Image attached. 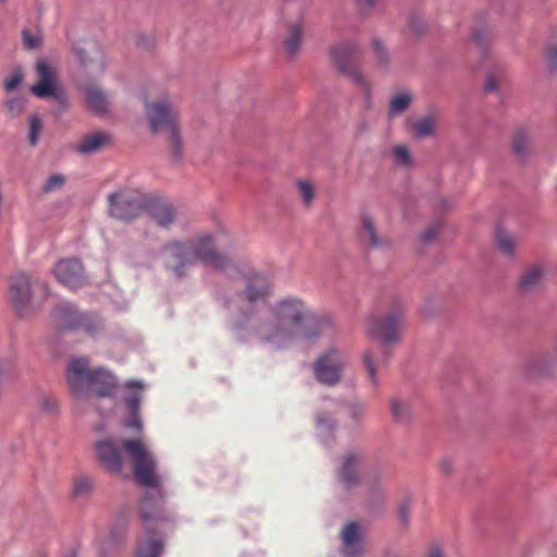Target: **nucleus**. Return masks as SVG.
<instances>
[{
	"mask_svg": "<svg viewBox=\"0 0 557 557\" xmlns=\"http://www.w3.org/2000/svg\"><path fill=\"white\" fill-rule=\"evenodd\" d=\"M331 320L315 317L309 305L300 297L286 296L274 302L267 318L251 311L234 322V336L239 342L251 338L261 344L281 349L297 339L314 341Z\"/></svg>",
	"mask_w": 557,
	"mask_h": 557,
	"instance_id": "nucleus-1",
	"label": "nucleus"
},
{
	"mask_svg": "<svg viewBox=\"0 0 557 557\" xmlns=\"http://www.w3.org/2000/svg\"><path fill=\"white\" fill-rule=\"evenodd\" d=\"M223 231L200 233L184 242H172L161 251L163 261L176 276H182L188 267L201 262L214 269H224L227 258L215 249V242Z\"/></svg>",
	"mask_w": 557,
	"mask_h": 557,
	"instance_id": "nucleus-2",
	"label": "nucleus"
},
{
	"mask_svg": "<svg viewBox=\"0 0 557 557\" xmlns=\"http://www.w3.org/2000/svg\"><path fill=\"white\" fill-rule=\"evenodd\" d=\"M66 381L77 396H85L92 392L97 397H111L116 388L115 376L103 368L90 369L89 360L85 357H75L70 360Z\"/></svg>",
	"mask_w": 557,
	"mask_h": 557,
	"instance_id": "nucleus-3",
	"label": "nucleus"
},
{
	"mask_svg": "<svg viewBox=\"0 0 557 557\" xmlns=\"http://www.w3.org/2000/svg\"><path fill=\"white\" fill-rule=\"evenodd\" d=\"M138 512L143 521L146 537L139 539L136 546V557H160L163 552V542L157 537V529L162 522L170 521L171 517L163 507V496L148 494L138 504Z\"/></svg>",
	"mask_w": 557,
	"mask_h": 557,
	"instance_id": "nucleus-4",
	"label": "nucleus"
},
{
	"mask_svg": "<svg viewBox=\"0 0 557 557\" xmlns=\"http://www.w3.org/2000/svg\"><path fill=\"white\" fill-rule=\"evenodd\" d=\"M145 108L152 132H165L169 135L172 157L180 160L182 157V140L176 109L168 100L153 103L146 101Z\"/></svg>",
	"mask_w": 557,
	"mask_h": 557,
	"instance_id": "nucleus-5",
	"label": "nucleus"
},
{
	"mask_svg": "<svg viewBox=\"0 0 557 557\" xmlns=\"http://www.w3.org/2000/svg\"><path fill=\"white\" fill-rule=\"evenodd\" d=\"M347 366L348 356L343 350L331 347L313 361V376L322 385L335 386L343 380Z\"/></svg>",
	"mask_w": 557,
	"mask_h": 557,
	"instance_id": "nucleus-6",
	"label": "nucleus"
},
{
	"mask_svg": "<svg viewBox=\"0 0 557 557\" xmlns=\"http://www.w3.org/2000/svg\"><path fill=\"white\" fill-rule=\"evenodd\" d=\"M359 47L352 40L342 41L331 47L330 55L336 69L347 75L364 92L367 100L370 99L371 86L364 74L355 64L351 59L358 53Z\"/></svg>",
	"mask_w": 557,
	"mask_h": 557,
	"instance_id": "nucleus-7",
	"label": "nucleus"
},
{
	"mask_svg": "<svg viewBox=\"0 0 557 557\" xmlns=\"http://www.w3.org/2000/svg\"><path fill=\"white\" fill-rule=\"evenodd\" d=\"M36 82L30 86V92L38 99H54L63 102L64 94L59 83L55 66L46 57H40L34 65Z\"/></svg>",
	"mask_w": 557,
	"mask_h": 557,
	"instance_id": "nucleus-8",
	"label": "nucleus"
},
{
	"mask_svg": "<svg viewBox=\"0 0 557 557\" xmlns=\"http://www.w3.org/2000/svg\"><path fill=\"white\" fill-rule=\"evenodd\" d=\"M110 216L129 221L144 211L146 206L145 195L135 189H123L108 196Z\"/></svg>",
	"mask_w": 557,
	"mask_h": 557,
	"instance_id": "nucleus-9",
	"label": "nucleus"
},
{
	"mask_svg": "<svg viewBox=\"0 0 557 557\" xmlns=\"http://www.w3.org/2000/svg\"><path fill=\"white\" fill-rule=\"evenodd\" d=\"M403 323V311L396 308L385 317L372 315L367 320V333L379 339L384 345H393L400 339V326Z\"/></svg>",
	"mask_w": 557,
	"mask_h": 557,
	"instance_id": "nucleus-10",
	"label": "nucleus"
},
{
	"mask_svg": "<svg viewBox=\"0 0 557 557\" xmlns=\"http://www.w3.org/2000/svg\"><path fill=\"white\" fill-rule=\"evenodd\" d=\"M338 410L339 401L337 398H324L321 407L314 413V434L324 446H329L335 440V432L338 426L336 419Z\"/></svg>",
	"mask_w": 557,
	"mask_h": 557,
	"instance_id": "nucleus-11",
	"label": "nucleus"
},
{
	"mask_svg": "<svg viewBox=\"0 0 557 557\" xmlns=\"http://www.w3.org/2000/svg\"><path fill=\"white\" fill-rule=\"evenodd\" d=\"M33 280L29 275L18 272L11 276L9 299L17 314L27 315L33 311Z\"/></svg>",
	"mask_w": 557,
	"mask_h": 557,
	"instance_id": "nucleus-12",
	"label": "nucleus"
},
{
	"mask_svg": "<svg viewBox=\"0 0 557 557\" xmlns=\"http://www.w3.org/2000/svg\"><path fill=\"white\" fill-rule=\"evenodd\" d=\"M132 457V465L134 468V476L138 484L150 487L140 498V500L148 494L157 495L160 492L163 496V507H165V495L160 487L159 478L154 469L156 462L151 455H129Z\"/></svg>",
	"mask_w": 557,
	"mask_h": 557,
	"instance_id": "nucleus-13",
	"label": "nucleus"
},
{
	"mask_svg": "<svg viewBox=\"0 0 557 557\" xmlns=\"http://www.w3.org/2000/svg\"><path fill=\"white\" fill-rule=\"evenodd\" d=\"M53 273L62 285L72 289L81 287L85 281L82 262L76 258L60 260Z\"/></svg>",
	"mask_w": 557,
	"mask_h": 557,
	"instance_id": "nucleus-14",
	"label": "nucleus"
},
{
	"mask_svg": "<svg viewBox=\"0 0 557 557\" xmlns=\"http://www.w3.org/2000/svg\"><path fill=\"white\" fill-rule=\"evenodd\" d=\"M145 385L140 381L131 380L124 385V403L129 411V419L126 426L136 430L141 429V420L139 418V404L143 398Z\"/></svg>",
	"mask_w": 557,
	"mask_h": 557,
	"instance_id": "nucleus-15",
	"label": "nucleus"
},
{
	"mask_svg": "<svg viewBox=\"0 0 557 557\" xmlns=\"http://www.w3.org/2000/svg\"><path fill=\"white\" fill-rule=\"evenodd\" d=\"M271 288H272V285L265 275L256 274L252 277H250V280L247 284V287H246V292H245V296H246L247 300L249 301V305L245 311L235 315L232 319L231 329L233 332H234V322L236 321V319H238L239 317H242L245 313L249 314L251 311H255L256 313H258L255 310L252 302L263 299L270 293Z\"/></svg>",
	"mask_w": 557,
	"mask_h": 557,
	"instance_id": "nucleus-16",
	"label": "nucleus"
},
{
	"mask_svg": "<svg viewBox=\"0 0 557 557\" xmlns=\"http://www.w3.org/2000/svg\"><path fill=\"white\" fill-rule=\"evenodd\" d=\"M549 274L544 263H533L524 269L519 280V289L524 294L540 290Z\"/></svg>",
	"mask_w": 557,
	"mask_h": 557,
	"instance_id": "nucleus-17",
	"label": "nucleus"
},
{
	"mask_svg": "<svg viewBox=\"0 0 557 557\" xmlns=\"http://www.w3.org/2000/svg\"><path fill=\"white\" fill-rule=\"evenodd\" d=\"M344 412L345 425L357 428L367 417V404L359 398L337 399Z\"/></svg>",
	"mask_w": 557,
	"mask_h": 557,
	"instance_id": "nucleus-18",
	"label": "nucleus"
},
{
	"mask_svg": "<svg viewBox=\"0 0 557 557\" xmlns=\"http://www.w3.org/2000/svg\"><path fill=\"white\" fill-rule=\"evenodd\" d=\"M82 312L70 302H61L53 312V319L61 330L77 331Z\"/></svg>",
	"mask_w": 557,
	"mask_h": 557,
	"instance_id": "nucleus-19",
	"label": "nucleus"
},
{
	"mask_svg": "<svg viewBox=\"0 0 557 557\" xmlns=\"http://www.w3.org/2000/svg\"><path fill=\"white\" fill-rule=\"evenodd\" d=\"M86 104L95 114L101 115L109 111L110 98L108 94L97 86H89L85 91Z\"/></svg>",
	"mask_w": 557,
	"mask_h": 557,
	"instance_id": "nucleus-20",
	"label": "nucleus"
},
{
	"mask_svg": "<svg viewBox=\"0 0 557 557\" xmlns=\"http://www.w3.org/2000/svg\"><path fill=\"white\" fill-rule=\"evenodd\" d=\"M109 141V134L103 132H96L83 137L81 143L76 146V151L82 154L95 153L108 145Z\"/></svg>",
	"mask_w": 557,
	"mask_h": 557,
	"instance_id": "nucleus-21",
	"label": "nucleus"
},
{
	"mask_svg": "<svg viewBox=\"0 0 557 557\" xmlns=\"http://www.w3.org/2000/svg\"><path fill=\"white\" fill-rule=\"evenodd\" d=\"M344 552L347 556L354 557L361 553L359 541V527L355 522L348 523L342 532Z\"/></svg>",
	"mask_w": 557,
	"mask_h": 557,
	"instance_id": "nucleus-22",
	"label": "nucleus"
},
{
	"mask_svg": "<svg viewBox=\"0 0 557 557\" xmlns=\"http://www.w3.org/2000/svg\"><path fill=\"white\" fill-rule=\"evenodd\" d=\"M361 236L372 248H384L388 245V242L376 233L374 221L369 214L361 218Z\"/></svg>",
	"mask_w": 557,
	"mask_h": 557,
	"instance_id": "nucleus-23",
	"label": "nucleus"
},
{
	"mask_svg": "<svg viewBox=\"0 0 557 557\" xmlns=\"http://www.w3.org/2000/svg\"><path fill=\"white\" fill-rule=\"evenodd\" d=\"M361 236L372 248H384L388 245V242L376 233L374 221L369 214L361 218Z\"/></svg>",
	"mask_w": 557,
	"mask_h": 557,
	"instance_id": "nucleus-24",
	"label": "nucleus"
},
{
	"mask_svg": "<svg viewBox=\"0 0 557 557\" xmlns=\"http://www.w3.org/2000/svg\"><path fill=\"white\" fill-rule=\"evenodd\" d=\"M557 367V351L553 355L541 356L528 364V373L532 376H543Z\"/></svg>",
	"mask_w": 557,
	"mask_h": 557,
	"instance_id": "nucleus-25",
	"label": "nucleus"
},
{
	"mask_svg": "<svg viewBox=\"0 0 557 557\" xmlns=\"http://www.w3.org/2000/svg\"><path fill=\"white\" fill-rule=\"evenodd\" d=\"M302 25L300 22L293 23L288 26L287 36L285 38V49L290 55H295L301 46Z\"/></svg>",
	"mask_w": 557,
	"mask_h": 557,
	"instance_id": "nucleus-26",
	"label": "nucleus"
},
{
	"mask_svg": "<svg viewBox=\"0 0 557 557\" xmlns=\"http://www.w3.org/2000/svg\"><path fill=\"white\" fill-rule=\"evenodd\" d=\"M149 214L162 227L169 226L175 219L174 209L170 205H154L149 209Z\"/></svg>",
	"mask_w": 557,
	"mask_h": 557,
	"instance_id": "nucleus-27",
	"label": "nucleus"
},
{
	"mask_svg": "<svg viewBox=\"0 0 557 557\" xmlns=\"http://www.w3.org/2000/svg\"><path fill=\"white\" fill-rule=\"evenodd\" d=\"M436 127V117L433 115H424L411 123V129L416 137L424 138L432 136Z\"/></svg>",
	"mask_w": 557,
	"mask_h": 557,
	"instance_id": "nucleus-28",
	"label": "nucleus"
},
{
	"mask_svg": "<svg viewBox=\"0 0 557 557\" xmlns=\"http://www.w3.org/2000/svg\"><path fill=\"white\" fill-rule=\"evenodd\" d=\"M393 420L397 423H407L411 417L409 404L399 397H393L389 401Z\"/></svg>",
	"mask_w": 557,
	"mask_h": 557,
	"instance_id": "nucleus-29",
	"label": "nucleus"
},
{
	"mask_svg": "<svg viewBox=\"0 0 557 557\" xmlns=\"http://www.w3.org/2000/svg\"><path fill=\"white\" fill-rule=\"evenodd\" d=\"M362 363L366 368L369 381L374 387H377L380 384L377 376L380 359L377 357V354L372 349L366 350L362 356Z\"/></svg>",
	"mask_w": 557,
	"mask_h": 557,
	"instance_id": "nucleus-30",
	"label": "nucleus"
},
{
	"mask_svg": "<svg viewBox=\"0 0 557 557\" xmlns=\"http://www.w3.org/2000/svg\"><path fill=\"white\" fill-rule=\"evenodd\" d=\"M103 324L99 317L82 312L79 318V329L77 331H82L90 337L97 336L102 331Z\"/></svg>",
	"mask_w": 557,
	"mask_h": 557,
	"instance_id": "nucleus-31",
	"label": "nucleus"
},
{
	"mask_svg": "<svg viewBox=\"0 0 557 557\" xmlns=\"http://www.w3.org/2000/svg\"><path fill=\"white\" fill-rule=\"evenodd\" d=\"M3 104H4L5 113L10 117L15 119V117H18L24 112L25 106H26V98L21 95L8 97L4 100Z\"/></svg>",
	"mask_w": 557,
	"mask_h": 557,
	"instance_id": "nucleus-32",
	"label": "nucleus"
},
{
	"mask_svg": "<svg viewBox=\"0 0 557 557\" xmlns=\"http://www.w3.org/2000/svg\"><path fill=\"white\" fill-rule=\"evenodd\" d=\"M94 490V482L87 475H78L73 483V497L85 498L88 497Z\"/></svg>",
	"mask_w": 557,
	"mask_h": 557,
	"instance_id": "nucleus-33",
	"label": "nucleus"
},
{
	"mask_svg": "<svg viewBox=\"0 0 557 557\" xmlns=\"http://www.w3.org/2000/svg\"><path fill=\"white\" fill-rule=\"evenodd\" d=\"M412 96L408 91H400L396 94L389 102V115H397L403 113L410 104Z\"/></svg>",
	"mask_w": 557,
	"mask_h": 557,
	"instance_id": "nucleus-34",
	"label": "nucleus"
},
{
	"mask_svg": "<svg viewBox=\"0 0 557 557\" xmlns=\"http://www.w3.org/2000/svg\"><path fill=\"white\" fill-rule=\"evenodd\" d=\"M123 455H99V463L111 473H122Z\"/></svg>",
	"mask_w": 557,
	"mask_h": 557,
	"instance_id": "nucleus-35",
	"label": "nucleus"
},
{
	"mask_svg": "<svg viewBox=\"0 0 557 557\" xmlns=\"http://www.w3.org/2000/svg\"><path fill=\"white\" fill-rule=\"evenodd\" d=\"M23 47L27 50L39 49L44 41V36L40 30L33 32L29 28L22 30Z\"/></svg>",
	"mask_w": 557,
	"mask_h": 557,
	"instance_id": "nucleus-36",
	"label": "nucleus"
},
{
	"mask_svg": "<svg viewBox=\"0 0 557 557\" xmlns=\"http://www.w3.org/2000/svg\"><path fill=\"white\" fill-rule=\"evenodd\" d=\"M496 243L502 253L508 257L513 255L517 242L510 234L499 231L496 235Z\"/></svg>",
	"mask_w": 557,
	"mask_h": 557,
	"instance_id": "nucleus-37",
	"label": "nucleus"
},
{
	"mask_svg": "<svg viewBox=\"0 0 557 557\" xmlns=\"http://www.w3.org/2000/svg\"><path fill=\"white\" fill-rule=\"evenodd\" d=\"M392 158L396 165L409 168L412 164V158L410 156L409 150L403 146L398 145L392 148Z\"/></svg>",
	"mask_w": 557,
	"mask_h": 557,
	"instance_id": "nucleus-38",
	"label": "nucleus"
},
{
	"mask_svg": "<svg viewBox=\"0 0 557 557\" xmlns=\"http://www.w3.org/2000/svg\"><path fill=\"white\" fill-rule=\"evenodd\" d=\"M355 467H356L355 456L350 455L345 459L342 470H341V476H342L343 481L345 483H347L348 485L352 484L357 479Z\"/></svg>",
	"mask_w": 557,
	"mask_h": 557,
	"instance_id": "nucleus-39",
	"label": "nucleus"
},
{
	"mask_svg": "<svg viewBox=\"0 0 557 557\" xmlns=\"http://www.w3.org/2000/svg\"><path fill=\"white\" fill-rule=\"evenodd\" d=\"M296 185L298 187L302 203L306 207L311 206L315 197L314 186L308 181H298Z\"/></svg>",
	"mask_w": 557,
	"mask_h": 557,
	"instance_id": "nucleus-40",
	"label": "nucleus"
},
{
	"mask_svg": "<svg viewBox=\"0 0 557 557\" xmlns=\"http://www.w3.org/2000/svg\"><path fill=\"white\" fill-rule=\"evenodd\" d=\"M123 447L126 450V453H149V450L152 448L149 442H147L145 438H136V440H127L123 442Z\"/></svg>",
	"mask_w": 557,
	"mask_h": 557,
	"instance_id": "nucleus-41",
	"label": "nucleus"
},
{
	"mask_svg": "<svg viewBox=\"0 0 557 557\" xmlns=\"http://www.w3.org/2000/svg\"><path fill=\"white\" fill-rule=\"evenodd\" d=\"M44 124L41 119L38 115L29 116V133H28V143L30 146L37 145L38 138L42 132Z\"/></svg>",
	"mask_w": 557,
	"mask_h": 557,
	"instance_id": "nucleus-42",
	"label": "nucleus"
},
{
	"mask_svg": "<svg viewBox=\"0 0 557 557\" xmlns=\"http://www.w3.org/2000/svg\"><path fill=\"white\" fill-rule=\"evenodd\" d=\"M492 37L491 29L487 26H481L473 30L472 40L480 49H485Z\"/></svg>",
	"mask_w": 557,
	"mask_h": 557,
	"instance_id": "nucleus-43",
	"label": "nucleus"
},
{
	"mask_svg": "<svg viewBox=\"0 0 557 557\" xmlns=\"http://www.w3.org/2000/svg\"><path fill=\"white\" fill-rule=\"evenodd\" d=\"M528 148V137L525 133L519 131L516 133L513 140H512V149L513 151L523 156Z\"/></svg>",
	"mask_w": 557,
	"mask_h": 557,
	"instance_id": "nucleus-44",
	"label": "nucleus"
},
{
	"mask_svg": "<svg viewBox=\"0 0 557 557\" xmlns=\"http://www.w3.org/2000/svg\"><path fill=\"white\" fill-rule=\"evenodd\" d=\"M96 453H119L120 445L111 438H106L95 444Z\"/></svg>",
	"mask_w": 557,
	"mask_h": 557,
	"instance_id": "nucleus-45",
	"label": "nucleus"
},
{
	"mask_svg": "<svg viewBox=\"0 0 557 557\" xmlns=\"http://www.w3.org/2000/svg\"><path fill=\"white\" fill-rule=\"evenodd\" d=\"M22 81H23V75L21 72L12 73L4 81V84H3L5 92L9 94V92H12L13 90H15L21 85Z\"/></svg>",
	"mask_w": 557,
	"mask_h": 557,
	"instance_id": "nucleus-46",
	"label": "nucleus"
},
{
	"mask_svg": "<svg viewBox=\"0 0 557 557\" xmlns=\"http://www.w3.org/2000/svg\"><path fill=\"white\" fill-rule=\"evenodd\" d=\"M442 228V223L440 221H436L434 222L433 224H431L422 234V240L424 243H430L432 242L433 239H435V237L437 236V234L440 233Z\"/></svg>",
	"mask_w": 557,
	"mask_h": 557,
	"instance_id": "nucleus-47",
	"label": "nucleus"
},
{
	"mask_svg": "<svg viewBox=\"0 0 557 557\" xmlns=\"http://www.w3.org/2000/svg\"><path fill=\"white\" fill-rule=\"evenodd\" d=\"M372 46L375 51L379 63L385 65L387 62V52L384 48L383 41H381L380 39H374L372 41Z\"/></svg>",
	"mask_w": 557,
	"mask_h": 557,
	"instance_id": "nucleus-48",
	"label": "nucleus"
},
{
	"mask_svg": "<svg viewBox=\"0 0 557 557\" xmlns=\"http://www.w3.org/2000/svg\"><path fill=\"white\" fill-rule=\"evenodd\" d=\"M64 176L61 174H54L50 176L45 185L46 191H52L60 188L64 184Z\"/></svg>",
	"mask_w": 557,
	"mask_h": 557,
	"instance_id": "nucleus-49",
	"label": "nucleus"
},
{
	"mask_svg": "<svg viewBox=\"0 0 557 557\" xmlns=\"http://www.w3.org/2000/svg\"><path fill=\"white\" fill-rule=\"evenodd\" d=\"M409 509H410V503L408 500L403 502L398 507V516L404 523H406L408 521Z\"/></svg>",
	"mask_w": 557,
	"mask_h": 557,
	"instance_id": "nucleus-50",
	"label": "nucleus"
},
{
	"mask_svg": "<svg viewBox=\"0 0 557 557\" xmlns=\"http://www.w3.org/2000/svg\"><path fill=\"white\" fill-rule=\"evenodd\" d=\"M375 2L376 0H357L358 7L363 11L371 10L374 7Z\"/></svg>",
	"mask_w": 557,
	"mask_h": 557,
	"instance_id": "nucleus-51",
	"label": "nucleus"
},
{
	"mask_svg": "<svg viewBox=\"0 0 557 557\" xmlns=\"http://www.w3.org/2000/svg\"><path fill=\"white\" fill-rule=\"evenodd\" d=\"M484 89L485 91H494L497 89V82L494 77H488L486 83H485V86H484Z\"/></svg>",
	"mask_w": 557,
	"mask_h": 557,
	"instance_id": "nucleus-52",
	"label": "nucleus"
},
{
	"mask_svg": "<svg viewBox=\"0 0 557 557\" xmlns=\"http://www.w3.org/2000/svg\"><path fill=\"white\" fill-rule=\"evenodd\" d=\"M547 53H548V57L552 60V62H556L557 61V48L550 47L548 49Z\"/></svg>",
	"mask_w": 557,
	"mask_h": 557,
	"instance_id": "nucleus-53",
	"label": "nucleus"
},
{
	"mask_svg": "<svg viewBox=\"0 0 557 557\" xmlns=\"http://www.w3.org/2000/svg\"><path fill=\"white\" fill-rule=\"evenodd\" d=\"M429 557H443L442 556V553L438 547H433L431 550H430V555Z\"/></svg>",
	"mask_w": 557,
	"mask_h": 557,
	"instance_id": "nucleus-54",
	"label": "nucleus"
},
{
	"mask_svg": "<svg viewBox=\"0 0 557 557\" xmlns=\"http://www.w3.org/2000/svg\"><path fill=\"white\" fill-rule=\"evenodd\" d=\"M447 463H448V460H447V459H445V460L442 462V469H443V471H444L445 473H449V472H450V468H447V467H446V466H447Z\"/></svg>",
	"mask_w": 557,
	"mask_h": 557,
	"instance_id": "nucleus-55",
	"label": "nucleus"
},
{
	"mask_svg": "<svg viewBox=\"0 0 557 557\" xmlns=\"http://www.w3.org/2000/svg\"><path fill=\"white\" fill-rule=\"evenodd\" d=\"M76 53H77V57L79 58L81 63L86 64V60H85L84 55L82 54V51L77 50Z\"/></svg>",
	"mask_w": 557,
	"mask_h": 557,
	"instance_id": "nucleus-56",
	"label": "nucleus"
},
{
	"mask_svg": "<svg viewBox=\"0 0 557 557\" xmlns=\"http://www.w3.org/2000/svg\"><path fill=\"white\" fill-rule=\"evenodd\" d=\"M5 1H7V0H0V3H3V2H5Z\"/></svg>",
	"mask_w": 557,
	"mask_h": 557,
	"instance_id": "nucleus-57",
	"label": "nucleus"
}]
</instances>
